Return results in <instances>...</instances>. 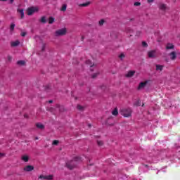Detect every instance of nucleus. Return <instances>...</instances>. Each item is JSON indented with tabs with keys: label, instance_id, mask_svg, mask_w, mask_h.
<instances>
[{
	"label": "nucleus",
	"instance_id": "obj_1",
	"mask_svg": "<svg viewBox=\"0 0 180 180\" xmlns=\"http://www.w3.org/2000/svg\"><path fill=\"white\" fill-rule=\"evenodd\" d=\"M120 113L124 117H130L131 116V109L127 108V109H122L120 111Z\"/></svg>",
	"mask_w": 180,
	"mask_h": 180
},
{
	"label": "nucleus",
	"instance_id": "obj_2",
	"mask_svg": "<svg viewBox=\"0 0 180 180\" xmlns=\"http://www.w3.org/2000/svg\"><path fill=\"white\" fill-rule=\"evenodd\" d=\"M35 12H39L38 6H32L28 8L27 10V14L28 16H31V15H33V13H35Z\"/></svg>",
	"mask_w": 180,
	"mask_h": 180
},
{
	"label": "nucleus",
	"instance_id": "obj_3",
	"mask_svg": "<svg viewBox=\"0 0 180 180\" xmlns=\"http://www.w3.org/2000/svg\"><path fill=\"white\" fill-rule=\"evenodd\" d=\"M65 34H67L66 28H62L55 32V36H56V37H58L60 36H65Z\"/></svg>",
	"mask_w": 180,
	"mask_h": 180
},
{
	"label": "nucleus",
	"instance_id": "obj_4",
	"mask_svg": "<svg viewBox=\"0 0 180 180\" xmlns=\"http://www.w3.org/2000/svg\"><path fill=\"white\" fill-rule=\"evenodd\" d=\"M148 57L149 58H155V57H157V51H149L148 52Z\"/></svg>",
	"mask_w": 180,
	"mask_h": 180
},
{
	"label": "nucleus",
	"instance_id": "obj_5",
	"mask_svg": "<svg viewBox=\"0 0 180 180\" xmlns=\"http://www.w3.org/2000/svg\"><path fill=\"white\" fill-rule=\"evenodd\" d=\"M23 169L25 172H31V171H33V169H34V167L32 165H27L24 167Z\"/></svg>",
	"mask_w": 180,
	"mask_h": 180
},
{
	"label": "nucleus",
	"instance_id": "obj_6",
	"mask_svg": "<svg viewBox=\"0 0 180 180\" xmlns=\"http://www.w3.org/2000/svg\"><path fill=\"white\" fill-rule=\"evenodd\" d=\"M148 82H141L139 85V86L137 87V89L139 91H140L141 89H144V88H146V86L147 85Z\"/></svg>",
	"mask_w": 180,
	"mask_h": 180
},
{
	"label": "nucleus",
	"instance_id": "obj_7",
	"mask_svg": "<svg viewBox=\"0 0 180 180\" xmlns=\"http://www.w3.org/2000/svg\"><path fill=\"white\" fill-rule=\"evenodd\" d=\"M89 5H91V1H87L83 4H79L78 6H79L80 8H86Z\"/></svg>",
	"mask_w": 180,
	"mask_h": 180
},
{
	"label": "nucleus",
	"instance_id": "obj_8",
	"mask_svg": "<svg viewBox=\"0 0 180 180\" xmlns=\"http://www.w3.org/2000/svg\"><path fill=\"white\" fill-rule=\"evenodd\" d=\"M134 74H136V71L134 70H130L127 72V74L126 75V77L127 78H131V77H133V75H134Z\"/></svg>",
	"mask_w": 180,
	"mask_h": 180
},
{
	"label": "nucleus",
	"instance_id": "obj_9",
	"mask_svg": "<svg viewBox=\"0 0 180 180\" xmlns=\"http://www.w3.org/2000/svg\"><path fill=\"white\" fill-rule=\"evenodd\" d=\"M159 9H160L161 11H167V9H168V7H167V4H159Z\"/></svg>",
	"mask_w": 180,
	"mask_h": 180
},
{
	"label": "nucleus",
	"instance_id": "obj_10",
	"mask_svg": "<svg viewBox=\"0 0 180 180\" xmlns=\"http://www.w3.org/2000/svg\"><path fill=\"white\" fill-rule=\"evenodd\" d=\"M20 44V41L18 40L11 42V47H18V46H19Z\"/></svg>",
	"mask_w": 180,
	"mask_h": 180
},
{
	"label": "nucleus",
	"instance_id": "obj_11",
	"mask_svg": "<svg viewBox=\"0 0 180 180\" xmlns=\"http://www.w3.org/2000/svg\"><path fill=\"white\" fill-rule=\"evenodd\" d=\"M170 56V60H175L176 58V53L175 51H172L169 53Z\"/></svg>",
	"mask_w": 180,
	"mask_h": 180
},
{
	"label": "nucleus",
	"instance_id": "obj_12",
	"mask_svg": "<svg viewBox=\"0 0 180 180\" xmlns=\"http://www.w3.org/2000/svg\"><path fill=\"white\" fill-rule=\"evenodd\" d=\"M21 159L22 161H24V162H27V161H29V156L24 155L22 156Z\"/></svg>",
	"mask_w": 180,
	"mask_h": 180
},
{
	"label": "nucleus",
	"instance_id": "obj_13",
	"mask_svg": "<svg viewBox=\"0 0 180 180\" xmlns=\"http://www.w3.org/2000/svg\"><path fill=\"white\" fill-rule=\"evenodd\" d=\"M174 45L172 44H167L166 46L167 50H172L174 49Z\"/></svg>",
	"mask_w": 180,
	"mask_h": 180
},
{
	"label": "nucleus",
	"instance_id": "obj_14",
	"mask_svg": "<svg viewBox=\"0 0 180 180\" xmlns=\"http://www.w3.org/2000/svg\"><path fill=\"white\" fill-rule=\"evenodd\" d=\"M163 68H164V65H156V71H162Z\"/></svg>",
	"mask_w": 180,
	"mask_h": 180
},
{
	"label": "nucleus",
	"instance_id": "obj_15",
	"mask_svg": "<svg viewBox=\"0 0 180 180\" xmlns=\"http://www.w3.org/2000/svg\"><path fill=\"white\" fill-rule=\"evenodd\" d=\"M72 164H74V161L70 162V163H67V167L68 168H69V169H72V168H74V165H72Z\"/></svg>",
	"mask_w": 180,
	"mask_h": 180
},
{
	"label": "nucleus",
	"instance_id": "obj_16",
	"mask_svg": "<svg viewBox=\"0 0 180 180\" xmlns=\"http://www.w3.org/2000/svg\"><path fill=\"white\" fill-rule=\"evenodd\" d=\"M18 11L21 15V19H23V18H25V12L23 11V9H20Z\"/></svg>",
	"mask_w": 180,
	"mask_h": 180
},
{
	"label": "nucleus",
	"instance_id": "obj_17",
	"mask_svg": "<svg viewBox=\"0 0 180 180\" xmlns=\"http://www.w3.org/2000/svg\"><path fill=\"white\" fill-rule=\"evenodd\" d=\"M112 115H113V116H117V115H119V112L117 111V108L114 109V110L112 112Z\"/></svg>",
	"mask_w": 180,
	"mask_h": 180
},
{
	"label": "nucleus",
	"instance_id": "obj_18",
	"mask_svg": "<svg viewBox=\"0 0 180 180\" xmlns=\"http://www.w3.org/2000/svg\"><path fill=\"white\" fill-rule=\"evenodd\" d=\"M62 12H65L67 11V4H63L60 8Z\"/></svg>",
	"mask_w": 180,
	"mask_h": 180
},
{
	"label": "nucleus",
	"instance_id": "obj_19",
	"mask_svg": "<svg viewBox=\"0 0 180 180\" xmlns=\"http://www.w3.org/2000/svg\"><path fill=\"white\" fill-rule=\"evenodd\" d=\"M37 127L38 129H44V125H43V124H41V123H38V124H37Z\"/></svg>",
	"mask_w": 180,
	"mask_h": 180
},
{
	"label": "nucleus",
	"instance_id": "obj_20",
	"mask_svg": "<svg viewBox=\"0 0 180 180\" xmlns=\"http://www.w3.org/2000/svg\"><path fill=\"white\" fill-rule=\"evenodd\" d=\"M49 23L50 25L54 23V18L50 17L49 19Z\"/></svg>",
	"mask_w": 180,
	"mask_h": 180
},
{
	"label": "nucleus",
	"instance_id": "obj_21",
	"mask_svg": "<svg viewBox=\"0 0 180 180\" xmlns=\"http://www.w3.org/2000/svg\"><path fill=\"white\" fill-rule=\"evenodd\" d=\"M17 64H18V65H25V60H19L17 62Z\"/></svg>",
	"mask_w": 180,
	"mask_h": 180
},
{
	"label": "nucleus",
	"instance_id": "obj_22",
	"mask_svg": "<svg viewBox=\"0 0 180 180\" xmlns=\"http://www.w3.org/2000/svg\"><path fill=\"white\" fill-rule=\"evenodd\" d=\"M53 178H54V176H53V175L46 176V180H53Z\"/></svg>",
	"mask_w": 180,
	"mask_h": 180
},
{
	"label": "nucleus",
	"instance_id": "obj_23",
	"mask_svg": "<svg viewBox=\"0 0 180 180\" xmlns=\"http://www.w3.org/2000/svg\"><path fill=\"white\" fill-rule=\"evenodd\" d=\"M39 179H46V176H44L43 174H41L39 178Z\"/></svg>",
	"mask_w": 180,
	"mask_h": 180
},
{
	"label": "nucleus",
	"instance_id": "obj_24",
	"mask_svg": "<svg viewBox=\"0 0 180 180\" xmlns=\"http://www.w3.org/2000/svg\"><path fill=\"white\" fill-rule=\"evenodd\" d=\"M119 57L120 60H123V58H124L126 56L124 55V53H121Z\"/></svg>",
	"mask_w": 180,
	"mask_h": 180
},
{
	"label": "nucleus",
	"instance_id": "obj_25",
	"mask_svg": "<svg viewBox=\"0 0 180 180\" xmlns=\"http://www.w3.org/2000/svg\"><path fill=\"white\" fill-rule=\"evenodd\" d=\"M41 22L42 23H46V17H41Z\"/></svg>",
	"mask_w": 180,
	"mask_h": 180
},
{
	"label": "nucleus",
	"instance_id": "obj_26",
	"mask_svg": "<svg viewBox=\"0 0 180 180\" xmlns=\"http://www.w3.org/2000/svg\"><path fill=\"white\" fill-rule=\"evenodd\" d=\"M103 23H105V20H101L99 21L98 25H100V26L103 25Z\"/></svg>",
	"mask_w": 180,
	"mask_h": 180
},
{
	"label": "nucleus",
	"instance_id": "obj_27",
	"mask_svg": "<svg viewBox=\"0 0 180 180\" xmlns=\"http://www.w3.org/2000/svg\"><path fill=\"white\" fill-rule=\"evenodd\" d=\"M53 146H57L58 144V141L54 140L52 143Z\"/></svg>",
	"mask_w": 180,
	"mask_h": 180
},
{
	"label": "nucleus",
	"instance_id": "obj_28",
	"mask_svg": "<svg viewBox=\"0 0 180 180\" xmlns=\"http://www.w3.org/2000/svg\"><path fill=\"white\" fill-rule=\"evenodd\" d=\"M134 6H140V5H141V3H140V2H135L134 4Z\"/></svg>",
	"mask_w": 180,
	"mask_h": 180
},
{
	"label": "nucleus",
	"instance_id": "obj_29",
	"mask_svg": "<svg viewBox=\"0 0 180 180\" xmlns=\"http://www.w3.org/2000/svg\"><path fill=\"white\" fill-rule=\"evenodd\" d=\"M15 29V24H11V27H10V30H13Z\"/></svg>",
	"mask_w": 180,
	"mask_h": 180
},
{
	"label": "nucleus",
	"instance_id": "obj_30",
	"mask_svg": "<svg viewBox=\"0 0 180 180\" xmlns=\"http://www.w3.org/2000/svg\"><path fill=\"white\" fill-rule=\"evenodd\" d=\"M86 64H89V65H90V67H93L94 65H92V63H91V60H87L86 61Z\"/></svg>",
	"mask_w": 180,
	"mask_h": 180
},
{
	"label": "nucleus",
	"instance_id": "obj_31",
	"mask_svg": "<svg viewBox=\"0 0 180 180\" xmlns=\"http://www.w3.org/2000/svg\"><path fill=\"white\" fill-rule=\"evenodd\" d=\"M98 75H99V73H95L92 75V78H96V77H98Z\"/></svg>",
	"mask_w": 180,
	"mask_h": 180
},
{
	"label": "nucleus",
	"instance_id": "obj_32",
	"mask_svg": "<svg viewBox=\"0 0 180 180\" xmlns=\"http://www.w3.org/2000/svg\"><path fill=\"white\" fill-rule=\"evenodd\" d=\"M142 46H143V47H147L148 44H146V41H143V42H142Z\"/></svg>",
	"mask_w": 180,
	"mask_h": 180
},
{
	"label": "nucleus",
	"instance_id": "obj_33",
	"mask_svg": "<svg viewBox=\"0 0 180 180\" xmlns=\"http://www.w3.org/2000/svg\"><path fill=\"white\" fill-rule=\"evenodd\" d=\"M98 146H103V142L102 141H98Z\"/></svg>",
	"mask_w": 180,
	"mask_h": 180
},
{
	"label": "nucleus",
	"instance_id": "obj_34",
	"mask_svg": "<svg viewBox=\"0 0 180 180\" xmlns=\"http://www.w3.org/2000/svg\"><path fill=\"white\" fill-rule=\"evenodd\" d=\"M46 49V44H42V51Z\"/></svg>",
	"mask_w": 180,
	"mask_h": 180
},
{
	"label": "nucleus",
	"instance_id": "obj_35",
	"mask_svg": "<svg viewBox=\"0 0 180 180\" xmlns=\"http://www.w3.org/2000/svg\"><path fill=\"white\" fill-rule=\"evenodd\" d=\"M77 109H78L79 110H82V106H81V105H77Z\"/></svg>",
	"mask_w": 180,
	"mask_h": 180
},
{
	"label": "nucleus",
	"instance_id": "obj_36",
	"mask_svg": "<svg viewBox=\"0 0 180 180\" xmlns=\"http://www.w3.org/2000/svg\"><path fill=\"white\" fill-rule=\"evenodd\" d=\"M21 36H22V37H25V36H26V32H22V33H21Z\"/></svg>",
	"mask_w": 180,
	"mask_h": 180
},
{
	"label": "nucleus",
	"instance_id": "obj_37",
	"mask_svg": "<svg viewBox=\"0 0 180 180\" xmlns=\"http://www.w3.org/2000/svg\"><path fill=\"white\" fill-rule=\"evenodd\" d=\"M154 2V0H148V4H153Z\"/></svg>",
	"mask_w": 180,
	"mask_h": 180
},
{
	"label": "nucleus",
	"instance_id": "obj_38",
	"mask_svg": "<svg viewBox=\"0 0 180 180\" xmlns=\"http://www.w3.org/2000/svg\"><path fill=\"white\" fill-rule=\"evenodd\" d=\"M4 155H5V154L0 153V158H1V157H4Z\"/></svg>",
	"mask_w": 180,
	"mask_h": 180
},
{
	"label": "nucleus",
	"instance_id": "obj_39",
	"mask_svg": "<svg viewBox=\"0 0 180 180\" xmlns=\"http://www.w3.org/2000/svg\"><path fill=\"white\" fill-rule=\"evenodd\" d=\"M6 1H8V0H0V1H1V2H6Z\"/></svg>",
	"mask_w": 180,
	"mask_h": 180
},
{
	"label": "nucleus",
	"instance_id": "obj_40",
	"mask_svg": "<svg viewBox=\"0 0 180 180\" xmlns=\"http://www.w3.org/2000/svg\"><path fill=\"white\" fill-rule=\"evenodd\" d=\"M13 1H14V0H10V3H11V4H13Z\"/></svg>",
	"mask_w": 180,
	"mask_h": 180
},
{
	"label": "nucleus",
	"instance_id": "obj_41",
	"mask_svg": "<svg viewBox=\"0 0 180 180\" xmlns=\"http://www.w3.org/2000/svg\"><path fill=\"white\" fill-rule=\"evenodd\" d=\"M49 103H53V101H51V100L49 101Z\"/></svg>",
	"mask_w": 180,
	"mask_h": 180
}]
</instances>
